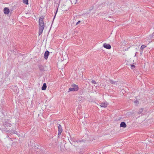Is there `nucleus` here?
Returning <instances> with one entry per match:
<instances>
[{
    "mask_svg": "<svg viewBox=\"0 0 154 154\" xmlns=\"http://www.w3.org/2000/svg\"><path fill=\"white\" fill-rule=\"evenodd\" d=\"M44 19V16H42L39 17V19L38 21V34L39 35L42 33L45 27Z\"/></svg>",
    "mask_w": 154,
    "mask_h": 154,
    "instance_id": "1",
    "label": "nucleus"
},
{
    "mask_svg": "<svg viewBox=\"0 0 154 154\" xmlns=\"http://www.w3.org/2000/svg\"><path fill=\"white\" fill-rule=\"evenodd\" d=\"M71 88H69V91H77L79 90V87L78 86L75 84H73L71 85Z\"/></svg>",
    "mask_w": 154,
    "mask_h": 154,
    "instance_id": "2",
    "label": "nucleus"
},
{
    "mask_svg": "<svg viewBox=\"0 0 154 154\" xmlns=\"http://www.w3.org/2000/svg\"><path fill=\"white\" fill-rule=\"evenodd\" d=\"M2 131H5L6 132H9V133H13L14 134H17V132L16 131H13V132H12V131H9L6 128V127H5V128L4 130L3 129H2Z\"/></svg>",
    "mask_w": 154,
    "mask_h": 154,
    "instance_id": "3",
    "label": "nucleus"
},
{
    "mask_svg": "<svg viewBox=\"0 0 154 154\" xmlns=\"http://www.w3.org/2000/svg\"><path fill=\"white\" fill-rule=\"evenodd\" d=\"M103 46L105 48L108 49H110L111 48V46L109 44L104 43L103 44Z\"/></svg>",
    "mask_w": 154,
    "mask_h": 154,
    "instance_id": "4",
    "label": "nucleus"
},
{
    "mask_svg": "<svg viewBox=\"0 0 154 154\" xmlns=\"http://www.w3.org/2000/svg\"><path fill=\"white\" fill-rule=\"evenodd\" d=\"M58 135H60L61 134V133L62 131V128L61 126L59 124L58 126Z\"/></svg>",
    "mask_w": 154,
    "mask_h": 154,
    "instance_id": "5",
    "label": "nucleus"
},
{
    "mask_svg": "<svg viewBox=\"0 0 154 154\" xmlns=\"http://www.w3.org/2000/svg\"><path fill=\"white\" fill-rule=\"evenodd\" d=\"M50 52L48 51H46L44 54V58L45 59L47 60L48 58Z\"/></svg>",
    "mask_w": 154,
    "mask_h": 154,
    "instance_id": "6",
    "label": "nucleus"
},
{
    "mask_svg": "<svg viewBox=\"0 0 154 154\" xmlns=\"http://www.w3.org/2000/svg\"><path fill=\"white\" fill-rule=\"evenodd\" d=\"M9 9L8 8L5 7L4 9V13L5 14H8L9 13Z\"/></svg>",
    "mask_w": 154,
    "mask_h": 154,
    "instance_id": "7",
    "label": "nucleus"
},
{
    "mask_svg": "<svg viewBox=\"0 0 154 154\" xmlns=\"http://www.w3.org/2000/svg\"><path fill=\"white\" fill-rule=\"evenodd\" d=\"M38 67L39 69L41 72L43 71H45L44 67L42 65L39 64L38 65Z\"/></svg>",
    "mask_w": 154,
    "mask_h": 154,
    "instance_id": "8",
    "label": "nucleus"
},
{
    "mask_svg": "<svg viewBox=\"0 0 154 154\" xmlns=\"http://www.w3.org/2000/svg\"><path fill=\"white\" fill-rule=\"evenodd\" d=\"M108 105V104L107 103H100V106L102 107H106Z\"/></svg>",
    "mask_w": 154,
    "mask_h": 154,
    "instance_id": "9",
    "label": "nucleus"
},
{
    "mask_svg": "<svg viewBox=\"0 0 154 154\" xmlns=\"http://www.w3.org/2000/svg\"><path fill=\"white\" fill-rule=\"evenodd\" d=\"M4 125L7 126V127L8 126L11 127L10 125H11V124L8 122V120H6L5 121L4 123Z\"/></svg>",
    "mask_w": 154,
    "mask_h": 154,
    "instance_id": "10",
    "label": "nucleus"
},
{
    "mask_svg": "<svg viewBox=\"0 0 154 154\" xmlns=\"http://www.w3.org/2000/svg\"><path fill=\"white\" fill-rule=\"evenodd\" d=\"M127 125L125 122H122L120 124V127L125 128Z\"/></svg>",
    "mask_w": 154,
    "mask_h": 154,
    "instance_id": "11",
    "label": "nucleus"
},
{
    "mask_svg": "<svg viewBox=\"0 0 154 154\" xmlns=\"http://www.w3.org/2000/svg\"><path fill=\"white\" fill-rule=\"evenodd\" d=\"M47 88L46 84L45 83L43 84L42 86V90H45Z\"/></svg>",
    "mask_w": 154,
    "mask_h": 154,
    "instance_id": "12",
    "label": "nucleus"
},
{
    "mask_svg": "<svg viewBox=\"0 0 154 154\" xmlns=\"http://www.w3.org/2000/svg\"><path fill=\"white\" fill-rule=\"evenodd\" d=\"M34 150L35 151H36V152H39L40 151V150L39 149V148H38V147H37L36 146H35L34 148Z\"/></svg>",
    "mask_w": 154,
    "mask_h": 154,
    "instance_id": "13",
    "label": "nucleus"
},
{
    "mask_svg": "<svg viewBox=\"0 0 154 154\" xmlns=\"http://www.w3.org/2000/svg\"><path fill=\"white\" fill-rule=\"evenodd\" d=\"M110 82L112 84H117V82L116 81H113V80L110 79L109 80Z\"/></svg>",
    "mask_w": 154,
    "mask_h": 154,
    "instance_id": "14",
    "label": "nucleus"
},
{
    "mask_svg": "<svg viewBox=\"0 0 154 154\" xmlns=\"http://www.w3.org/2000/svg\"><path fill=\"white\" fill-rule=\"evenodd\" d=\"M143 111V109H139V111L137 112L138 114H141Z\"/></svg>",
    "mask_w": 154,
    "mask_h": 154,
    "instance_id": "15",
    "label": "nucleus"
},
{
    "mask_svg": "<svg viewBox=\"0 0 154 154\" xmlns=\"http://www.w3.org/2000/svg\"><path fill=\"white\" fill-rule=\"evenodd\" d=\"M146 45H142L141 47L140 50L141 51H143V50L144 48H146Z\"/></svg>",
    "mask_w": 154,
    "mask_h": 154,
    "instance_id": "16",
    "label": "nucleus"
},
{
    "mask_svg": "<svg viewBox=\"0 0 154 154\" xmlns=\"http://www.w3.org/2000/svg\"><path fill=\"white\" fill-rule=\"evenodd\" d=\"M28 0H23V2L24 4L27 5L29 4Z\"/></svg>",
    "mask_w": 154,
    "mask_h": 154,
    "instance_id": "17",
    "label": "nucleus"
},
{
    "mask_svg": "<svg viewBox=\"0 0 154 154\" xmlns=\"http://www.w3.org/2000/svg\"><path fill=\"white\" fill-rule=\"evenodd\" d=\"M58 7H57V10L55 12V15H54V19H53V22L54 20V18L55 17V16H56V15L57 14V11H58Z\"/></svg>",
    "mask_w": 154,
    "mask_h": 154,
    "instance_id": "18",
    "label": "nucleus"
},
{
    "mask_svg": "<svg viewBox=\"0 0 154 154\" xmlns=\"http://www.w3.org/2000/svg\"><path fill=\"white\" fill-rule=\"evenodd\" d=\"M130 66H131V69H133L135 67V66L133 64L130 65Z\"/></svg>",
    "mask_w": 154,
    "mask_h": 154,
    "instance_id": "19",
    "label": "nucleus"
},
{
    "mask_svg": "<svg viewBox=\"0 0 154 154\" xmlns=\"http://www.w3.org/2000/svg\"><path fill=\"white\" fill-rule=\"evenodd\" d=\"M83 140H77L76 142L78 143L79 142H83Z\"/></svg>",
    "mask_w": 154,
    "mask_h": 154,
    "instance_id": "20",
    "label": "nucleus"
},
{
    "mask_svg": "<svg viewBox=\"0 0 154 154\" xmlns=\"http://www.w3.org/2000/svg\"><path fill=\"white\" fill-rule=\"evenodd\" d=\"M91 82L93 84H96V82L94 80H92Z\"/></svg>",
    "mask_w": 154,
    "mask_h": 154,
    "instance_id": "21",
    "label": "nucleus"
},
{
    "mask_svg": "<svg viewBox=\"0 0 154 154\" xmlns=\"http://www.w3.org/2000/svg\"><path fill=\"white\" fill-rule=\"evenodd\" d=\"M134 103H139V101H137V100H136V101H134Z\"/></svg>",
    "mask_w": 154,
    "mask_h": 154,
    "instance_id": "22",
    "label": "nucleus"
},
{
    "mask_svg": "<svg viewBox=\"0 0 154 154\" xmlns=\"http://www.w3.org/2000/svg\"><path fill=\"white\" fill-rule=\"evenodd\" d=\"M81 22V21L79 20L78 21V22L77 23L76 25H77L79 23Z\"/></svg>",
    "mask_w": 154,
    "mask_h": 154,
    "instance_id": "23",
    "label": "nucleus"
},
{
    "mask_svg": "<svg viewBox=\"0 0 154 154\" xmlns=\"http://www.w3.org/2000/svg\"><path fill=\"white\" fill-rule=\"evenodd\" d=\"M14 88H15L16 89H17V88H18V87H17V86H15L14 87Z\"/></svg>",
    "mask_w": 154,
    "mask_h": 154,
    "instance_id": "24",
    "label": "nucleus"
},
{
    "mask_svg": "<svg viewBox=\"0 0 154 154\" xmlns=\"http://www.w3.org/2000/svg\"><path fill=\"white\" fill-rule=\"evenodd\" d=\"M142 53H143V51H140V55H141L142 54Z\"/></svg>",
    "mask_w": 154,
    "mask_h": 154,
    "instance_id": "25",
    "label": "nucleus"
},
{
    "mask_svg": "<svg viewBox=\"0 0 154 154\" xmlns=\"http://www.w3.org/2000/svg\"><path fill=\"white\" fill-rule=\"evenodd\" d=\"M137 53H137V52H136V54H135V56H136V54H137Z\"/></svg>",
    "mask_w": 154,
    "mask_h": 154,
    "instance_id": "26",
    "label": "nucleus"
},
{
    "mask_svg": "<svg viewBox=\"0 0 154 154\" xmlns=\"http://www.w3.org/2000/svg\"><path fill=\"white\" fill-rule=\"evenodd\" d=\"M154 35V32L152 33V36Z\"/></svg>",
    "mask_w": 154,
    "mask_h": 154,
    "instance_id": "27",
    "label": "nucleus"
}]
</instances>
